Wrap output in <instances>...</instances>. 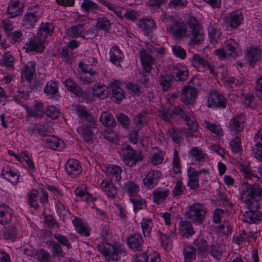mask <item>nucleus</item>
I'll list each match as a JSON object with an SVG mask.
<instances>
[{
	"label": "nucleus",
	"instance_id": "nucleus-1",
	"mask_svg": "<svg viewBox=\"0 0 262 262\" xmlns=\"http://www.w3.org/2000/svg\"><path fill=\"white\" fill-rule=\"evenodd\" d=\"M241 197L244 199V202L247 208L255 209L256 210L260 209L258 202L262 197V189L260 186L256 184H249L248 182H244L241 187Z\"/></svg>",
	"mask_w": 262,
	"mask_h": 262
},
{
	"label": "nucleus",
	"instance_id": "nucleus-2",
	"mask_svg": "<svg viewBox=\"0 0 262 262\" xmlns=\"http://www.w3.org/2000/svg\"><path fill=\"white\" fill-rule=\"evenodd\" d=\"M120 155L123 163L129 167H134L137 163L142 162L144 156L140 150L134 149L126 143L121 145Z\"/></svg>",
	"mask_w": 262,
	"mask_h": 262
},
{
	"label": "nucleus",
	"instance_id": "nucleus-3",
	"mask_svg": "<svg viewBox=\"0 0 262 262\" xmlns=\"http://www.w3.org/2000/svg\"><path fill=\"white\" fill-rule=\"evenodd\" d=\"M98 251L104 256H109L114 261H117L120 259L119 254H125L126 250L123 246L118 243L113 244L104 241L97 246Z\"/></svg>",
	"mask_w": 262,
	"mask_h": 262
},
{
	"label": "nucleus",
	"instance_id": "nucleus-4",
	"mask_svg": "<svg viewBox=\"0 0 262 262\" xmlns=\"http://www.w3.org/2000/svg\"><path fill=\"white\" fill-rule=\"evenodd\" d=\"M206 213L207 208L204 204L195 202L189 205L185 215L195 225H201L205 220Z\"/></svg>",
	"mask_w": 262,
	"mask_h": 262
},
{
	"label": "nucleus",
	"instance_id": "nucleus-5",
	"mask_svg": "<svg viewBox=\"0 0 262 262\" xmlns=\"http://www.w3.org/2000/svg\"><path fill=\"white\" fill-rule=\"evenodd\" d=\"M27 198L30 206L35 209L39 207L38 202V198L40 203L43 206L47 205L49 203L48 193L42 187H39L38 189H32L28 192Z\"/></svg>",
	"mask_w": 262,
	"mask_h": 262
},
{
	"label": "nucleus",
	"instance_id": "nucleus-6",
	"mask_svg": "<svg viewBox=\"0 0 262 262\" xmlns=\"http://www.w3.org/2000/svg\"><path fill=\"white\" fill-rule=\"evenodd\" d=\"M96 128V121L92 120L82 121V124L78 128L79 134L82 136L83 140L89 142L93 140L94 130Z\"/></svg>",
	"mask_w": 262,
	"mask_h": 262
},
{
	"label": "nucleus",
	"instance_id": "nucleus-7",
	"mask_svg": "<svg viewBox=\"0 0 262 262\" xmlns=\"http://www.w3.org/2000/svg\"><path fill=\"white\" fill-rule=\"evenodd\" d=\"M63 84L68 92H70L82 100H87L90 96V94L82 90V88L72 79H67Z\"/></svg>",
	"mask_w": 262,
	"mask_h": 262
},
{
	"label": "nucleus",
	"instance_id": "nucleus-8",
	"mask_svg": "<svg viewBox=\"0 0 262 262\" xmlns=\"http://www.w3.org/2000/svg\"><path fill=\"white\" fill-rule=\"evenodd\" d=\"M181 101L190 108L194 104L196 97V89L191 86H185L182 90L181 94Z\"/></svg>",
	"mask_w": 262,
	"mask_h": 262
},
{
	"label": "nucleus",
	"instance_id": "nucleus-9",
	"mask_svg": "<svg viewBox=\"0 0 262 262\" xmlns=\"http://www.w3.org/2000/svg\"><path fill=\"white\" fill-rule=\"evenodd\" d=\"M227 100L226 98L216 91L210 93L208 98L207 106L209 107L225 108Z\"/></svg>",
	"mask_w": 262,
	"mask_h": 262
},
{
	"label": "nucleus",
	"instance_id": "nucleus-10",
	"mask_svg": "<svg viewBox=\"0 0 262 262\" xmlns=\"http://www.w3.org/2000/svg\"><path fill=\"white\" fill-rule=\"evenodd\" d=\"M246 118L243 113H237L229 122L230 131L234 135H237L243 128V124L246 122Z\"/></svg>",
	"mask_w": 262,
	"mask_h": 262
},
{
	"label": "nucleus",
	"instance_id": "nucleus-11",
	"mask_svg": "<svg viewBox=\"0 0 262 262\" xmlns=\"http://www.w3.org/2000/svg\"><path fill=\"white\" fill-rule=\"evenodd\" d=\"M142 71L145 73H150L152 69V65L155 62V58L148 52L147 50L142 49L139 53Z\"/></svg>",
	"mask_w": 262,
	"mask_h": 262
},
{
	"label": "nucleus",
	"instance_id": "nucleus-12",
	"mask_svg": "<svg viewBox=\"0 0 262 262\" xmlns=\"http://www.w3.org/2000/svg\"><path fill=\"white\" fill-rule=\"evenodd\" d=\"M162 176V172L159 170L149 171L142 180L145 187L148 189L154 188L159 183Z\"/></svg>",
	"mask_w": 262,
	"mask_h": 262
},
{
	"label": "nucleus",
	"instance_id": "nucleus-13",
	"mask_svg": "<svg viewBox=\"0 0 262 262\" xmlns=\"http://www.w3.org/2000/svg\"><path fill=\"white\" fill-rule=\"evenodd\" d=\"M40 17L34 8L29 7L23 17L22 25L27 28L34 27Z\"/></svg>",
	"mask_w": 262,
	"mask_h": 262
},
{
	"label": "nucleus",
	"instance_id": "nucleus-14",
	"mask_svg": "<svg viewBox=\"0 0 262 262\" xmlns=\"http://www.w3.org/2000/svg\"><path fill=\"white\" fill-rule=\"evenodd\" d=\"M246 55L249 66L254 68L261 59V50L258 46H251L246 49Z\"/></svg>",
	"mask_w": 262,
	"mask_h": 262
},
{
	"label": "nucleus",
	"instance_id": "nucleus-15",
	"mask_svg": "<svg viewBox=\"0 0 262 262\" xmlns=\"http://www.w3.org/2000/svg\"><path fill=\"white\" fill-rule=\"evenodd\" d=\"M65 170L69 176L74 178L81 174L82 168L79 161L70 159L65 164Z\"/></svg>",
	"mask_w": 262,
	"mask_h": 262
},
{
	"label": "nucleus",
	"instance_id": "nucleus-16",
	"mask_svg": "<svg viewBox=\"0 0 262 262\" xmlns=\"http://www.w3.org/2000/svg\"><path fill=\"white\" fill-rule=\"evenodd\" d=\"M24 108L28 118H37L43 117L45 109L43 104L41 102L35 101L33 105L32 106L24 105Z\"/></svg>",
	"mask_w": 262,
	"mask_h": 262
},
{
	"label": "nucleus",
	"instance_id": "nucleus-17",
	"mask_svg": "<svg viewBox=\"0 0 262 262\" xmlns=\"http://www.w3.org/2000/svg\"><path fill=\"white\" fill-rule=\"evenodd\" d=\"M24 48L27 52H32L33 54H35L41 53L45 47L40 39L38 38H33L26 42Z\"/></svg>",
	"mask_w": 262,
	"mask_h": 262
},
{
	"label": "nucleus",
	"instance_id": "nucleus-18",
	"mask_svg": "<svg viewBox=\"0 0 262 262\" xmlns=\"http://www.w3.org/2000/svg\"><path fill=\"white\" fill-rule=\"evenodd\" d=\"M72 224L77 233L80 235L88 237L91 234V228L80 217L74 216Z\"/></svg>",
	"mask_w": 262,
	"mask_h": 262
},
{
	"label": "nucleus",
	"instance_id": "nucleus-19",
	"mask_svg": "<svg viewBox=\"0 0 262 262\" xmlns=\"http://www.w3.org/2000/svg\"><path fill=\"white\" fill-rule=\"evenodd\" d=\"M1 177L12 184L16 185L19 182L20 174L18 171L13 169L9 165H6L3 168V172L1 174Z\"/></svg>",
	"mask_w": 262,
	"mask_h": 262
},
{
	"label": "nucleus",
	"instance_id": "nucleus-20",
	"mask_svg": "<svg viewBox=\"0 0 262 262\" xmlns=\"http://www.w3.org/2000/svg\"><path fill=\"white\" fill-rule=\"evenodd\" d=\"M249 210L243 214L242 220L249 224H257L262 220V212L255 209L247 208Z\"/></svg>",
	"mask_w": 262,
	"mask_h": 262
},
{
	"label": "nucleus",
	"instance_id": "nucleus-21",
	"mask_svg": "<svg viewBox=\"0 0 262 262\" xmlns=\"http://www.w3.org/2000/svg\"><path fill=\"white\" fill-rule=\"evenodd\" d=\"M24 5L19 1H11L8 5V17L12 18L20 15L23 12Z\"/></svg>",
	"mask_w": 262,
	"mask_h": 262
},
{
	"label": "nucleus",
	"instance_id": "nucleus-22",
	"mask_svg": "<svg viewBox=\"0 0 262 262\" xmlns=\"http://www.w3.org/2000/svg\"><path fill=\"white\" fill-rule=\"evenodd\" d=\"M127 244L128 247L132 250L140 251L143 247V237L140 233L131 234L127 238Z\"/></svg>",
	"mask_w": 262,
	"mask_h": 262
},
{
	"label": "nucleus",
	"instance_id": "nucleus-23",
	"mask_svg": "<svg viewBox=\"0 0 262 262\" xmlns=\"http://www.w3.org/2000/svg\"><path fill=\"white\" fill-rule=\"evenodd\" d=\"M191 62L193 66L198 68L200 66L206 70H209L211 73L214 72L213 67L209 63L207 58L202 57L199 54H194L191 58Z\"/></svg>",
	"mask_w": 262,
	"mask_h": 262
},
{
	"label": "nucleus",
	"instance_id": "nucleus-24",
	"mask_svg": "<svg viewBox=\"0 0 262 262\" xmlns=\"http://www.w3.org/2000/svg\"><path fill=\"white\" fill-rule=\"evenodd\" d=\"M170 30L172 35L177 39H181L185 37L187 31L186 25L177 20L173 25H170Z\"/></svg>",
	"mask_w": 262,
	"mask_h": 262
},
{
	"label": "nucleus",
	"instance_id": "nucleus-25",
	"mask_svg": "<svg viewBox=\"0 0 262 262\" xmlns=\"http://www.w3.org/2000/svg\"><path fill=\"white\" fill-rule=\"evenodd\" d=\"M179 233L183 237L188 238L195 233L190 221L181 220L179 224Z\"/></svg>",
	"mask_w": 262,
	"mask_h": 262
},
{
	"label": "nucleus",
	"instance_id": "nucleus-26",
	"mask_svg": "<svg viewBox=\"0 0 262 262\" xmlns=\"http://www.w3.org/2000/svg\"><path fill=\"white\" fill-rule=\"evenodd\" d=\"M106 174L109 176L111 179L116 182H120L122 179L121 173L122 172V168L120 166L113 165L108 164L104 166Z\"/></svg>",
	"mask_w": 262,
	"mask_h": 262
},
{
	"label": "nucleus",
	"instance_id": "nucleus-27",
	"mask_svg": "<svg viewBox=\"0 0 262 262\" xmlns=\"http://www.w3.org/2000/svg\"><path fill=\"white\" fill-rule=\"evenodd\" d=\"M13 210L8 205H0V224L5 225L9 224L12 220Z\"/></svg>",
	"mask_w": 262,
	"mask_h": 262
},
{
	"label": "nucleus",
	"instance_id": "nucleus-28",
	"mask_svg": "<svg viewBox=\"0 0 262 262\" xmlns=\"http://www.w3.org/2000/svg\"><path fill=\"white\" fill-rule=\"evenodd\" d=\"M24 68L21 70V76L28 82L31 81L33 76L36 74V62L30 61L26 64H23Z\"/></svg>",
	"mask_w": 262,
	"mask_h": 262
},
{
	"label": "nucleus",
	"instance_id": "nucleus-29",
	"mask_svg": "<svg viewBox=\"0 0 262 262\" xmlns=\"http://www.w3.org/2000/svg\"><path fill=\"white\" fill-rule=\"evenodd\" d=\"M138 26L145 36H149L156 28L154 20L149 18L140 19L138 23Z\"/></svg>",
	"mask_w": 262,
	"mask_h": 262
},
{
	"label": "nucleus",
	"instance_id": "nucleus-30",
	"mask_svg": "<svg viewBox=\"0 0 262 262\" xmlns=\"http://www.w3.org/2000/svg\"><path fill=\"white\" fill-rule=\"evenodd\" d=\"M110 60L116 66L120 67V62L122 61L124 54L117 46L112 47L110 51Z\"/></svg>",
	"mask_w": 262,
	"mask_h": 262
},
{
	"label": "nucleus",
	"instance_id": "nucleus-31",
	"mask_svg": "<svg viewBox=\"0 0 262 262\" xmlns=\"http://www.w3.org/2000/svg\"><path fill=\"white\" fill-rule=\"evenodd\" d=\"M255 147L253 149L254 157L262 162V128L258 130L255 136Z\"/></svg>",
	"mask_w": 262,
	"mask_h": 262
},
{
	"label": "nucleus",
	"instance_id": "nucleus-32",
	"mask_svg": "<svg viewBox=\"0 0 262 262\" xmlns=\"http://www.w3.org/2000/svg\"><path fill=\"white\" fill-rule=\"evenodd\" d=\"M110 89L104 84L96 83L92 88V94L98 98L103 99L110 96Z\"/></svg>",
	"mask_w": 262,
	"mask_h": 262
},
{
	"label": "nucleus",
	"instance_id": "nucleus-33",
	"mask_svg": "<svg viewBox=\"0 0 262 262\" xmlns=\"http://www.w3.org/2000/svg\"><path fill=\"white\" fill-rule=\"evenodd\" d=\"M173 80L176 81H186L189 75V71L185 66L174 68L171 74Z\"/></svg>",
	"mask_w": 262,
	"mask_h": 262
},
{
	"label": "nucleus",
	"instance_id": "nucleus-34",
	"mask_svg": "<svg viewBox=\"0 0 262 262\" xmlns=\"http://www.w3.org/2000/svg\"><path fill=\"white\" fill-rule=\"evenodd\" d=\"M45 146L55 150H61L65 146L64 142L54 136H49L46 140Z\"/></svg>",
	"mask_w": 262,
	"mask_h": 262
},
{
	"label": "nucleus",
	"instance_id": "nucleus-35",
	"mask_svg": "<svg viewBox=\"0 0 262 262\" xmlns=\"http://www.w3.org/2000/svg\"><path fill=\"white\" fill-rule=\"evenodd\" d=\"M193 244L198 255L203 257L207 256L209 250V246L205 239L203 238H197L194 241Z\"/></svg>",
	"mask_w": 262,
	"mask_h": 262
},
{
	"label": "nucleus",
	"instance_id": "nucleus-36",
	"mask_svg": "<svg viewBox=\"0 0 262 262\" xmlns=\"http://www.w3.org/2000/svg\"><path fill=\"white\" fill-rule=\"evenodd\" d=\"M54 26L51 23H42L37 31V35L40 38L45 39L52 35Z\"/></svg>",
	"mask_w": 262,
	"mask_h": 262
},
{
	"label": "nucleus",
	"instance_id": "nucleus-37",
	"mask_svg": "<svg viewBox=\"0 0 262 262\" xmlns=\"http://www.w3.org/2000/svg\"><path fill=\"white\" fill-rule=\"evenodd\" d=\"M189 39V44L200 45L202 43L204 38V34L200 29L191 30L190 32L187 35Z\"/></svg>",
	"mask_w": 262,
	"mask_h": 262
},
{
	"label": "nucleus",
	"instance_id": "nucleus-38",
	"mask_svg": "<svg viewBox=\"0 0 262 262\" xmlns=\"http://www.w3.org/2000/svg\"><path fill=\"white\" fill-rule=\"evenodd\" d=\"M190 157L194 158V162L204 163L208 159L207 154L199 147H193L189 151Z\"/></svg>",
	"mask_w": 262,
	"mask_h": 262
},
{
	"label": "nucleus",
	"instance_id": "nucleus-39",
	"mask_svg": "<svg viewBox=\"0 0 262 262\" xmlns=\"http://www.w3.org/2000/svg\"><path fill=\"white\" fill-rule=\"evenodd\" d=\"M169 190L164 188L159 187L152 193V199L155 203L159 204L168 196Z\"/></svg>",
	"mask_w": 262,
	"mask_h": 262
},
{
	"label": "nucleus",
	"instance_id": "nucleus-40",
	"mask_svg": "<svg viewBox=\"0 0 262 262\" xmlns=\"http://www.w3.org/2000/svg\"><path fill=\"white\" fill-rule=\"evenodd\" d=\"M99 120L106 128H113L117 125L113 115L107 112H103L101 113Z\"/></svg>",
	"mask_w": 262,
	"mask_h": 262
},
{
	"label": "nucleus",
	"instance_id": "nucleus-41",
	"mask_svg": "<svg viewBox=\"0 0 262 262\" xmlns=\"http://www.w3.org/2000/svg\"><path fill=\"white\" fill-rule=\"evenodd\" d=\"M101 187L105 192L108 197L114 199L117 195V189L112 182L103 181L101 183Z\"/></svg>",
	"mask_w": 262,
	"mask_h": 262
},
{
	"label": "nucleus",
	"instance_id": "nucleus-42",
	"mask_svg": "<svg viewBox=\"0 0 262 262\" xmlns=\"http://www.w3.org/2000/svg\"><path fill=\"white\" fill-rule=\"evenodd\" d=\"M243 16L239 11H234L230 13L228 24L231 28H237L242 23Z\"/></svg>",
	"mask_w": 262,
	"mask_h": 262
},
{
	"label": "nucleus",
	"instance_id": "nucleus-43",
	"mask_svg": "<svg viewBox=\"0 0 262 262\" xmlns=\"http://www.w3.org/2000/svg\"><path fill=\"white\" fill-rule=\"evenodd\" d=\"M140 224L144 237L150 239L153 227L152 220L150 218H143Z\"/></svg>",
	"mask_w": 262,
	"mask_h": 262
},
{
	"label": "nucleus",
	"instance_id": "nucleus-44",
	"mask_svg": "<svg viewBox=\"0 0 262 262\" xmlns=\"http://www.w3.org/2000/svg\"><path fill=\"white\" fill-rule=\"evenodd\" d=\"M173 78L171 74H161L158 76V83L162 87L163 91L166 92L171 86Z\"/></svg>",
	"mask_w": 262,
	"mask_h": 262
},
{
	"label": "nucleus",
	"instance_id": "nucleus-45",
	"mask_svg": "<svg viewBox=\"0 0 262 262\" xmlns=\"http://www.w3.org/2000/svg\"><path fill=\"white\" fill-rule=\"evenodd\" d=\"M84 25L82 24H78L76 25L72 26L67 30V34L71 37H81L85 38L84 35Z\"/></svg>",
	"mask_w": 262,
	"mask_h": 262
},
{
	"label": "nucleus",
	"instance_id": "nucleus-46",
	"mask_svg": "<svg viewBox=\"0 0 262 262\" xmlns=\"http://www.w3.org/2000/svg\"><path fill=\"white\" fill-rule=\"evenodd\" d=\"M58 83L54 80L49 81L43 89V91L47 95H51L52 97H56L59 93Z\"/></svg>",
	"mask_w": 262,
	"mask_h": 262
},
{
	"label": "nucleus",
	"instance_id": "nucleus-47",
	"mask_svg": "<svg viewBox=\"0 0 262 262\" xmlns=\"http://www.w3.org/2000/svg\"><path fill=\"white\" fill-rule=\"evenodd\" d=\"M14 57L9 51L6 52L0 59V64L8 70H13L14 67Z\"/></svg>",
	"mask_w": 262,
	"mask_h": 262
},
{
	"label": "nucleus",
	"instance_id": "nucleus-48",
	"mask_svg": "<svg viewBox=\"0 0 262 262\" xmlns=\"http://www.w3.org/2000/svg\"><path fill=\"white\" fill-rule=\"evenodd\" d=\"M74 107L76 114L83 119L82 121L92 120L94 119V116L86 110L85 106L78 104Z\"/></svg>",
	"mask_w": 262,
	"mask_h": 262
},
{
	"label": "nucleus",
	"instance_id": "nucleus-49",
	"mask_svg": "<svg viewBox=\"0 0 262 262\" xmlns=\"http://www.w3.org/2000/svg\"><path fill=\"white\" fill-rule=\"evenodd\" d=\"M184 262H191L195 259L196 249L194 247L189 245L184 246L183 249Z\"/></svg>",
	"mask_w": 262,
	"mask_h": 262
},
{
	"label": "nucleus",
	"instance_id": "nucleus-50",
	"mask_svg": "<svg viewBox=\"0 0 262 262\" xmlns=\"http://www.w3.org/2000/svg\"><path fill=\"white\" fill-rule=\"evenodd\" d=\"M17 225V224H15L9 226L4 230L3 237L4 239L14 241L16 239L18 235Z\"/></svg>",
	"mask_w": 262,
	"mask_h": 262
},
{
	"label": "nucleus",
	"instance_id": "nucleus-51",
	"mask_svg": "<svg viewBox=\"0 0 262 262\" xmlns=\"http://www.w3.org/2000/svg\"><path fill=\"white\" fill-rule=\"evenodd\" d=\"M183 119L184 120L186 124L188 127L189 130L191 131L192 134L198 130L199 124L191 112H189Z\"/></svg>",
	"mask_w": 262,
	"mask_h": 262
},
{
	"label": "nucleus",
	"instance_id": "nucleus-52",
	"mask_svg": "<svg viewBox=\"0 0 262 262\" xmlns=\"http://www.w3.org/2000/svg\"><path fill=\"white\" fill-rule=\"evenodd\" d=\"M47 244L51 249V252L53 256H58L59 257H64V253L62 251L61 246L56 241L49 240Z\"/></svg>",
	"mask_w": 262,
	"mask_h": 262
},
{
	"label": "nucleus",
	"instance_id": "nucleus-53",
	"mask_svg": "<svg viewBox=\"0 0 262 262\" xmlns=\"http://www.w3.org/2000/svg\"><path fill=\"white\" fill-rule=\"evenodd\" d=\"M127 129L126 138L129 142L134 144L137 143L139 136V131L141 129L137 127H128Z\"/></svg>",
	"mask_w": 262,
	"mask_h": 262
},
{
	"label": "nucleus",
	"instance_id": "nucleus-54",
	"mask_svg": "<svg viewBox=\"0 0 262 262\" xmlns=\"http://www.w3.org/2000/svg\"><path fill=\"white\" fill-rule=\"evenodd\" d=\"M110 95L112 99L117 103H120L125 98L124 92L120 88H110Z\"/></svg>",
	"mask_w": 262,
	"mask_h": 262
},
{
	"label": "nucleus",
	"instance_id": "nucleus-55",
	"mask_svg": "<svg viewBox=\"0 0 262 262\" xmlns=\"http://www.w3.org/2000/svg\"><path fill=\"white\" fill-rule=\"evenodd\" d=\"M124 189L125 192L127 193L130 197L136 196L139 191V187L133 181L126 182Z\"/></svg>",
	"mask_w": 262,
	"mask_h": 262
},
{
	"label": "nucleus",
	"instance_id": "nucleus-56",
	"mask_svg": "<svg viewBox=\"0 0 262 262\" xmlns=\"http://www.w3.org/2000/svg\"><path fill=\"white\" fill-rule=\"evenodd\" d=\"M238 46V43L233 39H229L226 40L225 42V47L226 49L231 52L229 54V56H238L237 52V48Z\"/></svg>",
	"mask_w": 262,
	"mask_h": 262
},
{
	"label": "nucleus",
	"instance_id": "nucleus-57",
	"mask_svg": "<svg viewBox=\"0 0 262 262\" xmlns=\"http://www.w3.org/2000/svg\"><path fill=\"white\" fill-rule=\"evenodd\" d=\"M116 118L118 123L123 128L126 129L130 126L131 120L126 114L122 113L117 114H116Z\"/></svg>",
	"mask_w": 262,
	"mask_h": 262
},
{
	"label": "nucleus",
	"instance_id": "nucleus-58",
	"mask_svg": "<svg viewBox=\"0 0 262 262\" xmlns=\"http://www.w3.org/2000/svg\"><path fill=\"white\" fill-rule=\"evenodd\" d=\"M158 114L160 118L166 122H169L174 115L173 108L172 110L167 107H163L158 111Z\"/></svg>",
	"mask_w": 262,
	"mask_h": 262
},
{
	"label": "nucleus",
	"instance_id": "nucleus-59",
	"mask_svg": "<svg viewBox=\"0 0 262 262\" xmlns=\"http://www.w3.org/2000/svg\"><path fill=\"white\" fill-rule=\"evenodd\" d=\"M44 114L52 119H57L61 115L60 110L53 105L47 106L45 110Z\"/></svg>",
	"mask_w": 262,
	"mask_h": 262
},
{
	"label": "nucleus",
	"instance_id": "nucleus-60",
	"mask_svg": "<svg viewBox=\"0 0 262 262\" xmlns=\"http://www.w3.org/2000/svg\"><path fill=\"white\" fill-rule=\"evenodd\" d=\"M79 67L83 73L91 76V78L87 80L88 82H92L95 80L96 72L92 70V69L90 67V66L85 64L83 62H80L79 63Z\"/></svg>",
	"mask_w": 262,
	"mask_h": 262
},
{
	"label": "nucleus",
	"instance_id": "nucleus-61",
	"mask_svg": "<svg viewBox=\"0 0 262 262\" xmlns=\"http://www.w3.org/2000/svg\"><path fill=\"white\" fill-rule=\"evenodd\" d=\"M74 193L76 195L81 199V201H84L87 203L91 201L96 200L93 198L92 194L90 193L88 191L83 190H79L78 188L75 190Z\"/></svg>",
	"mask_w": 262,
	"mask_h": 262
},
{
	"label": "nucleus",
	"instance_id": "nucleus-62",
	"mask_svg": "<svg viewBox=\"0 0 262 262\" xmlns=\"http://www.w3.org/2000/svg\"><path fill=\"white\" fill-rule=\"evenodd\" d=\"M96 26L100 30L107 31L110 29L111 23L106 17L102 16L97 18Z\"/></svg>",
	"mask_w": 262,
	"mask_h": 262
},
{
	"label": "nucleus",
	"instance_id": "nucleus-63",
	"mask_svg": "<svg viewBox=\"0 0 262 262\" xmlns=\"http://www.w3.org/2000/svg\"><path fill=\"white\" fill-rule=\"evenodd\" d=\"M168 134L172 140L177 144H179L183 140V138L181 136V132L178 129L172 127L168 129Z\"/></svg>",
	"mask_w": 262,
	"mask_h": 262
},
{
	"label": "nucleus",
	"instance_id": "nucleus-64",
	"mask_svg": "<svg viewBox=\"0 0 262 262\" xmlns=\"http://www.w3.org/2000/svg\"><path fill=\"white\" fill-rule=\"evenodd\" d=\"M81 8L85 12H90L98 10L99 6L92 0H84L81 5Z\"/></svg>",
	"mask_w": 262,
	"mask_h": 262
}]
</instances>
